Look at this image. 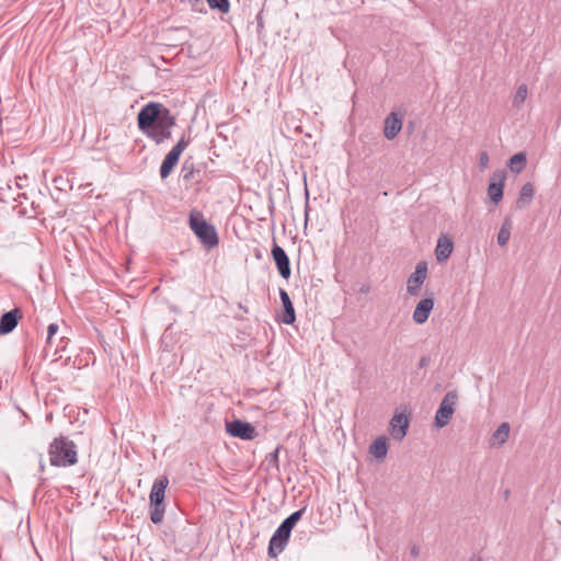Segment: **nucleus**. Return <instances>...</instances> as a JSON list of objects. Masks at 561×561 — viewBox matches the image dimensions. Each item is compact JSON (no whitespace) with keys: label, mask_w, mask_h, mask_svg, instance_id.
Masks as SVG:
<instances>
[{"label":"nucleus","mask_w":561,"mask_h":561,"mask_svg":"<svg viewBox=\"0 0 561 561\" xmlns=\"http://www.w3.org/2000/svg\"><path fill=\"white\" fill-rule=\"evenodd\" d=\"M453 249H454L453 240L450 238H448L447 236L442 234L437 240V245L435 249L436 260L438 262L446 261L450 256Z\"/></svg>","instance_id":"nucleus-17"},{"label":"nucleus","mask_w":561,"mask_h":561,"mask_svg":"<svg viewBox=\"0 0 561 561\" xmlns=\"http://www.w3.org/2000/svg\"><path fill=\"white\" fill-rule=\"evenodd\" d=\"M534 195H535V190H534L533 184L530 182L525 183L522 186L519 195L516 199V208L523 209L526 206H528L531 203Z\"/></svg>","instance_id":"nucleus-19"},{"label":"nucleus","mask_w":561,"mask_h":561,"mask_svg":"<svg viewBox=\"0 0 561 561\" xmlns=\"http://www.w3.org/2000/svg\"><path fill=\"white\" fill-rule=\"evenodd\" d=\"M191 7L193 11L203 12L205 10L204 0H181Z\"/></svg>","instance_id":"nucleus-27"},{"label":"nucleus","mask_w":561,"mask_h":561,"mask_svg":"<svg viewBox=\"0 0 561 561\" xmlns=\"http://www.w3.org/2000/svg\"><path fill=\"white\" fill-rule=\"evenodd\" d=\"M192 38L195 39V41H198L201 37L195 36V37H192Z\"/></svg>","instance_id":"nucleus-42"},{"label":"nucleus","mask_w":561,"mask_h":561,"mask_svg":"<svg viewBox=\"0 0 561 561\" xmlns=\"http://www.w3.org/2000/svg\"><path fill=\"white\" fill-rule=\"evenodd\" d=\"M49 462L54 467H70L77 463V446L66 436H58L48 447Z\"/></svg>","instance_id":"nucleus-2"},{"label":"nucleus","mask_w":561,"mask_h":561,"mask_svg":"<svg viewBox=\"0 0 561 561\" xmlns=\"http://www.w3.org/2000/svg\"><path fill=\"white\" fill-rule=\"evenodd\" d=\"M410 553H411V556H412L413 558H417V557H419V553H420V549H419V547L413 546V547L411 548V550H410Z\"/></svg>","instance_id":"nucleus-32"},{"label":"nucleus","mask_w":561,"mask_h":561,"mask_svg":"<svg viewBox=\"0 0 561 561\" xmlns=\"http://www.w3.org/2000/svg\"><path fill=\"white\" fill-rule=\"evenodd\" d=\"M54 346V339H50V345L45 346V351L48 352Z\"/></svg>","instance_id":"nucleus-33"},{"label":"nucleus","mask_w":561,"mask_h":561,"mask_svg":"<svg viewBox=\"0 0 561 561\" xmlns=\"http://www.w3.org/2000/svg\"><path fill=\"white\" fill-rule=\"evenodd\" d=\"M279 298L284 307L282 322L285 324H293L296 321L295 308L288 293L283 288L279 289Z\"/></svg>","instance_id":"nucleus-16"},{"label":"nucleus","mask_w":561,"mask_h":561,"mask_svg":"<svg viewBox=\"0 0 561 561\" xmlns=\"http://www.w3.org/2000/svg\"><path fill=\"white\" fill-rule=\"evenodd\" d=\"M236 44L238 47L243 45V43L241 41H238ZM248 44H249L248 42L244 43L245 48L248 47Z\"/></svg>","instance_id":"nucleus-35"},{"label":"nucleus","mask_w":561,"mask_h":561,"mask_svg":"<svg viewBox=\"0 0 561 561\" xmlns=\"http://www.w3.org/2000/svg\"><path fill=\"white\" fill-rule=\"evenodd\" d=\"M368 291H369V287H368V286H363V287L360 288V293L366 294V293H368Z\"/></svg>","instance_id":"nucleus-34"},{"label":"nucleus","mask_w":561,"mask_h":561,"mask_svg":"<svg viewBox=\"0 0 561 561\" xmlns=\"http://www.w3.org/2000/svg\"><path fill=\"white\" fill-rule=\"evenodd\" d=\"M308 208H309V206H308V203H307L306 204V211H305L306 220L308 219Z\"/></svg>","instance_id":"nucleus-39"},{"label":"nucleus","mask_w":561,"mask_h":561,"mask_svg":"<svg viewBox=\"0 0 561 561\" xmlns=\"http://www.w3.org/2000/svg\"><path fill=\"white\" fill-rule=\"evenodd\" d=\"M59 348H60V346L56 345V347H55V355L59 352Z\"/></svg>","instance_id":"nucleus-41"},{"label":"nucleus","mask_w":561,"mask_h":561,"mask_svg":"<svg viewBox=\"0 0 561 561\" xmlns=\"http://www.w3.org/2000/svg\"><path fill=\"white\" fill-rule=\"evenodd\" d=\"M238 306H239V308H240L241 310H243V312H245V313H248V312H249V311H248V308H245L242 304H239Z\"/></svg>","instance_id":"nucleus-36"},{"label":"nucleus","mask_w":561,"mask_h":561,"mask_svg":"<svg viewBox=\"0 0 561 561\" xmlns=\"http://www.w3.org/2000/svg\"><path fill=\"white\" fill-rule=\"evenodd\" d=\"M280 446H277L268 456L267 460L271 465L277 467L278 466V453H279Z\"/></svg>","instance_id":"nucleus-29"},{"label":"nucleus","mask_w":561,"mask_h":561,"mask_svg":"<svg viewBox=\"0 0 561 561\" xmlns=\"http://www.w3.org/2000/svg\"><path fill=\"white\" fill-rule=\"evenodd\" d=\"M512 222L510 218H506L497 232V243L501 247L507 244L511 237Z\"/></svg>","instance_id":"nucleus-22"},{"label":"nucleus","mask_w":561,"mask_h":561,"mask_svg":"<svg viewBox=\"0 0 561 561\" xmlns=\"http://www.w3.org/2000/svg\"><path fill=\"white\" fill-rule=\"evenodd\" d=\"M190 145V139L182 136L181 139L174 145V147L167 153L161 165H160V176L162 180H165L173 171L174 167L178 164L182 152Z\"/></svg>","instance_id":"nucleus-5"},{"label":"nucleus","mask_w":561,"mask_h":561,"mask_svg":"<svg viewBox=\"0 0 561 561\" xmlns=\"http://www.w3.org/2000/svg\"><path fill=\"white\" fill-rule=\"evenodd\" d=\"M60 343H61V344H66V341H65V337H64V336H62V337H60ZM61 348H62V350H65V345H61Z\"/></svg>","instance_id":"nucleus-38"},{"label":"nucleus","mask_w":561,"mask_h":561,"mask_svg":"<svg viewBox=\"0 0 561 561\" xmlns=\"http://www.w3.org/2000/svg\"><path fill=\"white\" fill-rule=\"evenodd\" d=\"M169 484V479L167 476H161L157 478L152 484L150 494H149V508H150V520L154 525H159L162 523L164 513H165V490Z\"/></svg>","instance_id":"nucleus-4"},{"label":"nucleus","mask_w":561,"mask_h":561,"mask_svg":"<svg viewBox=\"0 0 561 561\" xmlns=\"http://www.w3.org/2000/svg\"><path fill=\"white\" fill-rule=\"evenodd\" d=\"M271 254L279 275L283 278L288 279L291 274L290 261L285 250L280 245H278L275 240L273 242Z\"/></svg>","instance_id":"nucleus-11"},{"label":"nucleus","mask_w":561,"mask_h":561,"mask_svg":"<svg viewBox=\"0 0 561 561\" xmlns=\"http://www.w3.org/2000/svg\"><path fill=\"white\" fill-rule=\"evenodd\" d=\"M434 308L433 298H424L420 300L413 311V321L416 324H423L427 321L432 310Z\"/></svg>","instance_id":"nucleus-15"},{"label":"nucleus","mask_w":561,"mask_h":561,"mask_svg":"<svg viewBox=\"0 0 561 561\" xmlns=\"http://www.w3.org/2000/svg\"><path fill=\"white\" fill-rule=\"evenodd\" d=\"M188 222L190 228L205 249L210 250L218 245L219 237L215 226L209 224L201 211L192 210Z\"/></svg>","instance_id":"nucleus-3"},{"label":"nucleus","mask_w":561,"mask_h":561,"mask_svg":"<svg viewBox=\"0 0 561 561\" xmlns=\"http://www.w3.org/2000/svg\"><path fill=\"white\" fill-rule=\"evenodd\" d=\"M470 561H483V560H482V558H481V557H477V556H474V557H472V558L470 559Z\"/></svg>","instance_id":"nucleus-37"},{"label":"nucleus","mask_w":561,"mask_h":561,"mask_svg":"<svg viewBox=\"0 0 561 561\" xmlns=\"http://www.w3.org/2000/svg\"><path fill=\"white\" fill-rule=\"evenodd\" d=\"M427 277V263L420 261L414 272L408 277L407 290L411 296H416L420 291L421 286Z\"/></svg>","instance_id":"nucleus-10"},{"label":"nucleus","mask_w":561,"mask_h":561,"mask_svg":"<svg viewBox=\"0 0 561 561\" xmlns=\"http://www.w3.org/2000/svg\"><path fill=\"white\" fill-rule=\"evenodd\" d=\"M383 136L388 140L394 139L402 128V118L397 113L391 112L385 119Z\"/></svg>","instance_id":"nucleus-14"},{"label":"nucleus","mask_w":561,"mask_h":561,"mask_svg":"<svg viewBox=\"0 0 561 561\" xmlns=\"http://www.w3.org/2000/svg\"><path fill=\"white\" fill-rule=\"evenodd\" d=\"M431 362V358L428 356H423L420 358L419 360V368H424L426 367Z\"/></svg>","instance_id":"nucleus-31"},{"label":"nucleus","mask_w":561,"mask_h":561,"mask_svg":"<svg viewBox=\"0 0 561 561\" xmlns=\"http://www.w3.org/2000/svg\"><path fill=\"white\" fill-rule=\"evenodd\" d=\"M527 95H528L527 85L526 84H520L517 88V90L515 92V95H514V99H513L514 107L519 108L523 105V103L526 101Z\"/></svg>","instance_id":"nucleus-24"},{"label":"nucleus","mask_w":561,"mask_h":561,"mask_svg":"<svg viewBox=\"0 0 561 561\" xmlns=\"http://www.w3.org/2000/svg\"><path fill=\"white\" fill-rule=\"evenodd\" d=\"M207 2L211 9H218L222 13L229 11L230 5L228 0H207Z\"/></svg>","instance_id":"nucleus-26"},{"label":"nucleus","mask_w":561,"mask_h":561,"mask_svg":"<svg viewBox=\"0 0 561 561\" xmlns=\"http://www.w3.org/2000/svg\"><path fill=\"white\" fill-rule=\"evenodd\" d=\"M291 530L293 529L283 523L278 526L268 543V556L271 558L277 557L285 549L289 541Z\"/></svg>","instance_id":"nucleus-7"},{"label":"nucleus","mask_w":561,"mask_h":561,"mask_svg":"<svg viewBox=\"0 0 561 561\" xmlns=\"http://www.w3.org/2000/svg\"><path fill=\"white\" fill-rule=\"evenodd\" d=\"M226 431L230 436L245 440H251L257 435L255 427L251 423L239 419L227 422Z\"/></svg>","instance_id":"nucleus-8"},{"label":"nucleus","mask_w":561,"mask_h":561,"mask_svg":"<svg viewBox=\"0 0 561 561\" xmlns=\"http://www.w3.org/2000/svg\"><path fill=\"white\" fill-rule=\"evenodd\" d=\"M489 164V154L486 151H482L479 157V165L484 169Z\"/></svg>","instance_id":"nucleus-30"},{"label":"nucleus","mask_w":561,"mask_h":561,"mask_svg":"<svg viewBox=\"0 0 561 561\" xmlns=\"http://www.w3.org/2000/svg\"><path fill=\"white\" fill-rule=\"evenodd\" d=\"M511 426L507 422L502 423L496 431L492 434L490 439L491 447H501L504 445L510 436Z\"/></svg>","instance_id":"nucleus-18"},{"label":"nucleus","mask_w":561,"mask_h":561,"mask_svg":"<svg viewBox=\"0 0 561 561\" xmlns=\"http://www.w3.org/2000/svg\"><path fill=\"white\" fill-rule=\"evenodd\" d=\"M510 493H511L510 490H505L504 491V497L507 499L510 496Z\"/></svg>","instance_id":"nucleus-40"},{"label":"nucleus","mask_w":561,"mask_h":561,"mask_svg":"<svg viewBox=\"0 0 561 561\" xmlns=\"http://www.w3.org/2000/svg\"><path fill=\"white\" fill-rule=\"evenodd\" d=\"M59 327L57 323H50L47 328V345H50V339H54L55 334L58 332Z\"/></svg>","instance_id":"nucleus-28"},{"label":"nucleus","mask_w":561,"mask_h":561,"mask_svg":"<svg viewBox=\"0 0 561 561\" xmlns=\"http://www.w3.org/2000/svg\"><path fill=\"white\" fill-rule=\"evenodd\" d=\"M506 171L505 170H496L493 172L489 186H488V196L494 204H499L503 198V191L506 181Z\"/></svg>","instance_id":"nucleus-9"},{"label":"nucleus","mask_w":561,"mask_h":561,"mask_svg":"<svg viewBox=\"0 0 561 561\" xmlns=\"http://www.w3.org/2000/svg\"><path fill=\"white\" fill-rule=\"evenodd\" d=\"M137 125L147 138L156 145H161L172 137V128L176 125V117L162 103L149 102L138 112Z\"/></svg>","instance_id":"nucleus-1"},{"label":"nucleus","mask_w":561,"mask_h":561,"mask_svg":"<svg viewBox=\"0 0 561 561\" xmlns=\"http://www.w3.org/2000/svg\"><path fill=\"white\" fill-rule=\"evenodd\" d=\"M306 507H302L294 513H291L287 518H285L282 523L293 529L295 525L301 519Z\"/></svg>","instance_id":"nucleus-25"},{"label":"nucleus","mask_w":561,"mask_h":561,"mask_svg":"<svg viewBox=\"0 0 561 561\" xmlns=\"http://www.w3.org/2000/svg\"><path fill=\"white\" fill-rule=\"evenodd\" d=\"M369 453L377 459L382 461L388 453V444L387 438L385 436H379L376 438L371 445L369 446Z\"/></svg>","instance_id":"nucleus-20"},{"label":"nucleus","mask_w":561,"mask_h":561,"mask_svg":"<svg viewBox=\"0 0 561 561\" xmlns=\"http://www.w3.org/2000/svg\"><path fill=\"white\" fill-rule=\"evenodd\" d=\"M526 163H527L526 153L518 152L510 158L507 165L513 173L518 174L525 169Z\"/></svg>","instance_id":"nucleus-21"},{"label":"nucleus","mask_w":561,"mask_h":561,"mask_svg":"<svg viewBox=\"0 0 561 561\" xmlns=\"http://www.w3.org/2000/svg\"><path fill=\"white\" fill-rule=\"evenodd\" d=\"M199 169H197L193 161L190 159L185 160L182 165V174L184 181H191L195 179V173H199Z\"/></svg>","instance_id":"nucleus-23"},{"label":"nucleus","mask_w":561,"mask_h":561,"mask_svg":"<svg viewBox=\"0 0 561 561\" xmlns=\"http://www.w3.org/2000/svg\"><path fill=\"white\" fill-rule=\"evenodd\" d=\"M457 400H458V394H457V391H455V390L448 391L445 394V397L443 398V400L436 411V414H435V425L438 428H442L449 423V421L455 412V407L457 404Z\"/></svg>","instance_id":"nucleus-6"},{"label":"nucleus","mask_w":561,"mask_h":561,"mask_svg":"<svg viewBox=\"0 0 561 561\" xmlns=\"http://www.w3.org/2000/svg\"><path fill=\"white\" fill-rule=\"evenodd\" d=\"M409 428V419L403 413H397L390 421V433L393 439L402 440Z\"/></svg>","instance_id":"nucleus-12"},{"label":"nucleus","mask_w":561,"mask_h":561,"mask_svg":"<svg viewBox=\"0 0 561 561\" xmlns=\"http://www.w3.org/2000/svg\"><path fill=\"white\" fill-rule=\"evenodd\" d=\"M21 318L22 312L19 308L4 312L0 318V334L11 333L16 328Z\"/></svg>","instance_id":"nucleus-13"}]
</instances>
